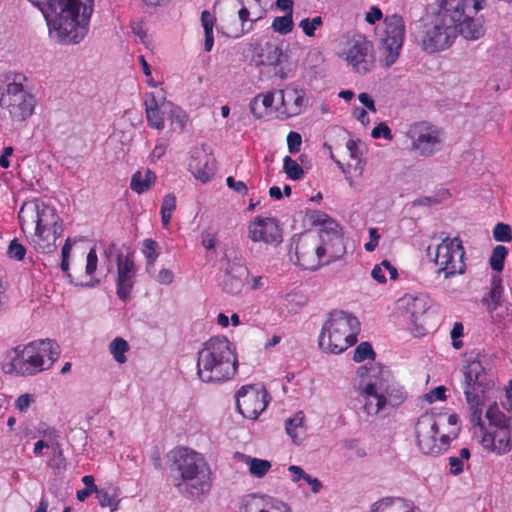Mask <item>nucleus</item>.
Segmentation results:
<instances>
[{
	"label": "nucleus",
	"mask_w": 512,
	"mask_h": 512,
	"mask_svg": "<svg viewBox=\"0 0 512 512\" xmlns=\"http://www.w3.org/2000/svg\"><path fill=\"white\" fill-rule=\"evenodd\" d=\"M362 398L359 402L362 404L363 412L367 416L377 415L384 409V400H381L375 382H368L360 393Z\"/></svg>",
	"instance_id": "nucleus-23"
},
{
	"label": "nucleus",
	"mask_w": 512,
	"mask_h": 512,
	"mask_svg": "<svg viewBox=\"0 0 512 512\" xmlns=\"http://www.w3.org/2000/svg\"><path fill=\"white\" fill-rule=\"evenodd\" d=\"M304 413L302 411H298L293 418H288L285 421V429L288 435L292 438L294 443H300L302 437L296 432L298 428H303L304 424Z\"/></svg>",
	"instance_id": "nucleus-35"
},
{
	"label": "nucleus",
	"mask_w": 512,
	"mask_h": 512,
	"mask_svg": "<svg viewBox=\"0 0 512 512\" xmlns=\"http://www.w3.org/2000/svg\"><path fill=\"white\" fill-rule=\"evenodd\" d=\"M249 238L253 242L279 244L282 241L281 230L274 218H256L248 228Z\"/></svg>",
	"instance_id": "nucleus-17"
},
{
	"label": "nucleus",
	"mask_w": 512,
	"mask_h": 512,
	"mask_svg": "<svg viewBox=\"0 0 512 512\" xmlns=\"http://www.w3.org/2000/svg\"><path fill=\"white\" fill-rule=\"evenodd\" d=\"M249 277L248 268L241 261H229L221 282L222 291L229 295H239Z\"/></svg>",
	"instance_id": "nucleus-20"
},
{
	"label": "nucleus",
	"mask_w": 512,
	"mask_h": 512,
	"mask_svg": "<svg viewBox=\"0 0 512 512\" xmlns=\"http://www.w3.org/2000/svg\"><path fill=\"white\" fill-rule=\"evenodd\" d=\"M279 503L265 495H248L243 498L239 512H273Z\"/></svg>",
	"instance_id": "nucleus-25"
},
{
	"label": "nucleus",
	"mask_w": 512,
	"mask_h": 512,
	"mask_svg": "<svg viewBox=\"0 0 512 512\" xmlns=\"http://www.w3.org/2000/svg\"><path fill=\"white\" fill-rule=\"evenodd\" d=\"M283 168L287 176L292 180H299L304 174L302 167L290 156L284 157Z\"/></svg>",
	"instance_id": "nucleus-42"
},
{
	"label": "nucleus",
	"mask_w": 512,
	"mask_h": 512,
	"mask_svg": "<svg viewBox=\"0 0 512 512\" xmlns=\"http://www.w3.org/2000/svg\"><path fill=\"white\" fill-rule=\"evenodd\" d=\"M236 406L245 418L256 419L266 409L270 399L261 384L242 386L235 395Z\"/></svg>",
	"instance_id": "nucleus-13"
},
{
	"label": "nucleus",
	"mask_w": 512,
	"mask_h": 512,
	"mask_svg": "<svg viewBox=\"0 0 512 512\" xmlns=\"http://www.w3.org/2000/svg\"><path fill=\"white\" fill-rule=\"evenodd\" d=\"M158 107L159 105L155 97L152 95L151 103L148 104L146 102V117L149 126L157 130H162L164 128V119L160 116Z\"/></svg>",
	"instance_id": "nucleus-34"
},
{
	"label": "nucleus",
	"mask_w": 512,
	"mask_h": 512,
	"mask_svg": "<svg viewBox=\"0 0 512 512\" xmlns=\"http://www.w3.org/2000/svg\"><path fill=\"white\" fill-rule=\"evenodd\" d=\"M277 94L279 95L281 105L284 107L282 113H284L286 117L299 115L303 108L307 106L308 100L302 90L294 88L279 90Z\"/></svg>",
	"instance_id": "nucleus-22"
},
{
	"label": "nucleus",
	"mask_w": 512,
	"mask_h": 512,
	"mask_svg": "<svg viewBox=\"0 0 512 512\" xmlns=\"http://www.w3.org/2000/svg\"><path fill=\"white\" fill-rule=\"evenodd\" d=\"M31 346H35V350L38 351L39 359L43 360V366H45V370H48L52 367L53 363L60 356V346L55 340L51 339H42L30 342Z\"/></svg>",
	"instance_id": "nucleus-26"
},
{
	"label": "nucleus",
	"mask_w": 512,
	"mask_h": 512,
	"mask_svg": "<svg viewBox=\"0 0 512 512\" xmlns=\"http://www.w3.org/2000/svg\"><path fill=\"white\" fill-rule=\"evenodd\" d=\"M464 327L461 322H455L452 330H451V338H452V346L455 349H460L463 346V342L459 340L460 337L463 336Z\"/></svg>",
	"instance_id": "nucleus-50"
},
{
	"label": "nucleus",
	"mask_w": 512,
	"mask_h": 512,
	"mask_svg": "<svg viewBox=\"0 0 512 512\" xmlns=\"http://www.w3.org/2000/svg\"><path fill=\"white\" fill-rule=\"evenodd\" d=\"M371 136L375 139H378L380 137H384L387 140L393 139L391 130L385 122H380L379 124H377L372 129Z\"/></svg>",
	"instance_id": "nucleus-49"
},
{
	"label": "nucleus",
	"mask_w": 512,
	"mask_h": 512,
	"mask_svg": "<svg viewBox=\"0 0 512 512\" xmlns=\"http://www.w3.org/2000/svg\"><path fill=\"white\" fill-rule=\"evenodd\" d=\"M43 13L50 33L63 44L80 43L89 31L94 0H29Z\"/></svg>",
	"instance_id": "nucleus-2"
},
{
	"label": "nucleus",
	"mask_w": 512,
	"mask_h": 512,
	"mask_svg": "<svg viewBox=\"0 0 512 512\" xmlns=\"http://www.w3.org/2000/svg\"><path fill=\"white\" fill-rule=\"evenodd\" d=\"M371 512H411L406 509L405 502L401 498H385L377 501L371 507Z\"/></svg>",
	"instance_id": "nucleus-30"
},
{
	"label": "nucleus",
	"mask_w": 512,
	"mask_h": 512,
	"mask_svg": "<svg viewBox=\"0 0 512 512\" xmlns=\"http://www.w3.org/2000/svg\"><path fill=\"white\" fill-rule=\"evenodd\" d=\"M321 238V249L324 263H330L339 259L345 253L343 238L339 231V227L333 230L317 232Z\"/></svg>",
	"instance_id": "nucleus-21"
},
{
	"label": "nucleus",
	"mask_w": 512,
	"mask_h": 512,
	"mask_svg": "<svg viewBox=\"0 0 512 512\" xmlns=\"http://www.w3.org/2000/svg\"><path fill=\"white\" fill-rule=\"evenodd\" d=\"M360 323L344 311H333L322 327L319 347L327 353L340 354L356 343Z\"/></svg>",
	"instance_id": "nucleus-7"
},
{
	"label": "nucleus",
	"mask_w": 512,
	"mask_h": 512,
	"mask_svg": "<svg viewBox=\"0 0 512 512\" xmlns=\"http://www.w3.org/2000/svg\"><path fill=\"white\" fill-rule=\"evenodd\" d=\"M450 472L452 475H459L463 472V461L458 456L449 457Z\"/></svg>",
	"instance_id": "nucleus-61"
},
{
	"label": "nucleus",
	"mask_w": 512,
	"mask_h": 512,
	"mask_svg": "<svg viewBox=\"0 0 512 512\" xmlns=\"http://www.w3.org/2000/svg\"><path fill=\"white\" fill-rule=\"evenodd\" d=\"M267 54H266V62L269 65H279L281 63V57L283 55V50L280 46L272 45L270 43L266 44Z\"/></svg>",
	"instance_id": "nucleus-47"
},
{
	"label": "nucleus",
	"mask_w": 512,
	"mask_h": 512,
	"mask_svg": "<svg viewBox=\"0 0 512 512\" xmlns=\"http://www.w3.org/2000/svg\"><path fill=\"white\" fill-rule=\"evenodd\" d=\"M405 310L409 315V320L417 328L424 329V316L428 309L425 296H408L404 298Z\"/></svg>",
	"instance_id": "nucleus-24"
},
{
	"label": "nucleus",
	"mask_w": 512,
	"mask_h": 512,
	"mask_svg": "<svg viewBox=\"0 0 512 512\" xmlns=\"http://www.w3.org/2000/svg\"><path fill=\"white\" fill-rule=\"evenodd\" d=\"M445 391L446 388L444 386H438L425 395L426 400L429 403H432L436 400H445Z\"/></svg>",
	"instance_id": "nucleus-58"
},
{
	"label": "nucleus",
	"mask_w": 512,
	"mask_h": 512,
	"mask_svg": "<svg viewBox=\"0 0 512 512\" xmlns=\"http://www.w3.org/2000/svg\"><path fill=\"white\" fill-rule=\"evenodd\" d=\"M379 396L381 400H384V408L386 406L396 408L406 399V393L403 388L397 384L388 385L384 390L379 392Z\"/></svg>",
	"instance_id": "nucleus-28"
},
{
	"label": "nucleus",
	"mask_w": 512,
	"mask_h": 512,
	"mask_svg": "<svg viewBox=\"0 0 512 512\" xmlns=\"http://www.w3.org/2000/svg\"><path fill=\"white\" fill-rule=\"evenodd\" d=\"M508 255V250L503 245H497L493 248L489 262L492 270L501 272L504 268V262Z\"/></svg>",
	"instance_id": "nucleus-38"
},
{
	"label": "nucleus",
	"mask_w": 512,
	"mask_h": 512,
	"mask_svg": "<svg viewBox=\"0 0 512 512\" xmlns=\"http://www.w3.org/2000/svg\"><path fill=\"white\" fill-rule=\"evenodd\" d=\"M21 230L33 231L31 244L40 253L57 249L56 240L63 233L62 219L56 210L45 202L34 199L22 204L18 213Z\"/></svg>",
	"instance_id": "nucleus-4"
},
{
	"label": "nucleus",
	"mask_w": 512,
	"mask_h": 512,
	"mask_svg": "<svg viewBox=\"0 0 512 512\" xmlns=\"http://www.w3.org/2000/svg\"><path fill=\"white\" fill-rule=\"evenodd\" d=\"M117 295L118 297L126 301L130 295V292L134 285V277L136 274L135 264L132 259V254L128 253L123 256L122 253L117 255Z\"/></svg>",
	"instance_id": "nucleus-18"
},
{
	"label": "nucleus",
	"mask_w": 512,
	"mask_h": 512,
	"mask_svg": "<svg viewBox=\"0 0 512 512\" xmlns=\"http://www.w3.org/2000/svg\"><path fill=\"white\" fill-rule=\"evenodd\" d=\"M142 252H143V254L145 255L146 258L158 257L159 256V252H158V244H157V242L155 240H153V239H145L143 241Z\"/></svg>",
	"instance_id": "nucleus-53"
},
{
	"label": "nucleus",
	"mask_w": 512,
	"mask_h": 512,
	"mask_svg": "<svg viewBox=\"0 0 512 512\" xmlns=\"http://www.w3.org/2000/svg\"><path fill=\"white\" fill-rule=\"evenodd\" d=\"M302 143L301 135L297 132L291 131L287 135V145L290 153H297L300 150Z\"/></svg>",
	"instance_id": "nucleus-51"
},
{
	"label": "nucleus",
	"mask_w": 512,
	"mask_h": 512,
	"mask_svg": "<svg viewBox=\"0 0 512 512\" xmlns=\"http://www.w3.org/2000/svg\"><path fill=\"white\" fill-rule=\"evenodd\" d=\"M157 281L162 285H169L173 282L174 274L169 269H161L156 277Z\"/></svg>",
	"instance_id": "nucleus-63"
},
{
	"label": "nucleus",
	"mask_w": 512,
	"mask_h": 512,
	"mask_svg": "<svg viewBox=\"0 0 512 512\" xmlns=\"http://www.w3.org/2000/svg\"><path fill=\"white\" fill-rule=\"evenodd\" d=\"M97 262H98V258H97L96 251H95V249L92 248V249H90V251L87 254L86 268H85L87 275H92L96 271Z\"/></svg>",
	"instance_id": "nucleus-55"
},
{
	"label": "nucleus",
	"mask_w": 512,
	"mask_h": 512,
	"mask_svg": "<svg viewBox=\"0 0 512 512\" xmlns=\"http://www.w3.org/2000/svg\"><path fill=\"white\" fill-rule=\"evenodd\" d=\"M358 143H360L359 140L356 141V140L350 139L346 143V148L350 153L351 160L354 162V164L348 163V167H353L354 170L356 172H358V174L360 175L362 173L363 166H362V160L359 155L360 153L358 151Z\"/></svg>",
	"instance_id": "nucleus-41"
},
{
	"label": "nucleus",
	"mask_w": 512,
	"mask_h": 512,
	"mask_svg": "<svg viewBox=\"0 0 512 512\" xmlns=\"http://www.w3.org/2000/svg\"><path fill=\"white\" fill-rule=\"evenodd\" d=\"M440 2L438 12L427 19L421 30L419 43L427 53L444 51L452 46L457 37V27L448 0Z\"/></svg>",
	"instance_id": "nucleus-6"
},
{
	"label": "nucleus",
	"mask_w": 512,
	"mask_h": 512,
	"mask_svg": "<svg viewBox=\"0 0 512 512\" xmlns=\"http://www.w3.org/2000/svg\"><path fill=\"white\" fill-rule=\"evenodd\" d=\"M436 417L433 413H423L415 424V436L419 449L426 455H438L450 444V436L442 434L439 439Z\"/></svg>",
	"instance_id": "nucleus-11"
},
{
	"label": "nucleus",
	"mask_w": 512,
	"mask_h": 512,
	"mask_svg": "<svg viewBox=\"0 0 512 512\" xmlns=\"http://www.w3.org/2000/svg\"><path fill=\"white\" fill-rule=\"evenodd\" d=\"M129 350L127 341L121 337L115 338L109 345V351L116 362L123 364L127 361L125 353Z\"/></svg>",
	"instance_id": "nucleus-36"
},
{
	"label": "nucleus",
	"mask_w": 512,
	"mask_h": 512,
	"mask_svg": "<svg viewBox=\"0 0 512 512\" xmlns=\"http://www.w3.org/2000/svg\"><path fill=\"white\" fill-rule=\"evenodd\" d=\"M164 108L167 106L170 108L169 110V118L171 119L172 124H176L177 127L182 131L185 129L188 117L186 113L179 107L174 106L172 103H167L166 105H162Z\"/></svg>",
	"instance_id": "nucleus-40"
},
{
	"label": "nucleus",
	"mask_w": 512,
	"mask_h": 512,
	"mask_svg": "<svg viewBox=\"0 0 512 512\" xmlns=\"http://www.w3.org/2000/svg\"><path fill=\"white\" fill-rule=\"evenodd\" d=\"M292 14L293 13L287 12L284 16L275 17L272 21L271 28L281 35L289 34L294 28Z\"/></svg>",
	"instance_id": "nucleus-37"
},
{
	"label": "nucleus",
	"mask_w": 512,
	"mask_h": 512,
	"mask_svg": "<svg viewBox=\"0 0 512 512\" xmlns=\"http://www.w3.org/2000/svg\"><path fill=\"white\" fill-rule=\"evenodd\" d=\"M35 349V346L29 343L8 351L3 363L4 372L16 376H32L44 371L43 360L39 359L38 351Z\"/></svg>",
	"instance_id": "nucleus-12"
},
{
	"label": "nucleus",
	"mask_w": 512,
	"mask_h": 512,
	"mask_svg": "<svg viewBox=\"0 0 512 512\" xmlns=\"http://www.w3.org/2000/svg\"><path fill=\"white\" fill-rule=\"evenodd\" d=\"M493 237L498 242H510L512 240L511 227L505 223H497L493 229Z\"/></svg>",
	"instance_id": "nucleus-45"
},
{
	"label": "nucleus",
	"mask_w": 512,
	"mask_h": 512,
	"mask_svg": "<svg viewBox=\"0 0 512 512\" xmlns=\"http://www.w3.org/2000/svg\"><path fill=\"white\" fill-rule=\"evenodd\" d=\"M7 254L11 259L20 261L25 257L26 248L17 239H13L8 246Z\"/></svg>",
	"instance_id": "nucleus-48"
},
{
	"label": "nucleus",
	"mask_w": 512,
	"mask_h": 512,
	"mask_svg": "<svg viewBox=\"0 0 512 512\" xmlns=\"http://www.w3.org/2000/svg\"><path fill=\"white\" fill-rule=\"evenodd\" d=\"M306 217L312 225H321L322 228L318 232L333 230L339 227L337 222L333 220L328 214L317 210H308Z\"/></svg>",
	"instance_id": "nucleus-31"
},
{
	"label": "nucleus",
	"mask_w": 512,
	"mask_h": 512,
	"mask_svg": "<svg viewBox=\"0 0 512 512\" xmlns=\"http://www.w3.org/2000/svg\"><path fill=\"white\" fill-rule=\"evenodd\" d=\"M382 18V11L378 7H371L370 11L366 13L365 20L370 23L374 24L376 21L380 20Z\"/></svg>",
	"instance_id": "nucleus-64"
},
{
	"label": "nucleus",
	"mask_w": 512,
	"mask_h": 512,
	"mask_svg": "<svg viewBox=\"0 0 512 512\" xmlns=\"http://www.w3.org/2000/svg\"><path fill=\"white\" fill-rule=\"evenodd\" d=\"M53 448V457L49 461V465L57 470H63L66 467V460L63 455V451L60 447L59 443H55L52 445Z\"/></svg>",
	"instance_id": "nucleus-46"
},
{
	"label": "nucleus",
	"mask_w": 512,
	"mask_h": 512,
	"mask_svg": "<svg viewBox=\"0 0 512 512\" xmlns=\"http://www.w3.org/2000/svg\"><path fill=\"white\" fill-rule=\"evenodd\" d=\"M464 257L465 250L459 237L444 238L436 248L434 262L439 266L436 274L443 275L444 279L464 274L466 271Z\"/></svg>",
	"instance_id": "nucleus-10"
},
{
	"label": "nucleus",
	"mask_w": 512,
	"mask_h": 512,
	"mask_svg": "<svg viewBox=\"0 0 512 512\" xmlns=\"http://www.w3.org/2000/svg\"><path fill=\"white\" fill-rule=\"evenodd\" d=\"M250 473L258 478L263 477L271 468V463L268 460L247 457Z\"/></svg>",
	"instance_id": "nucleus-39"
},
{
	"label": "nucleus",
	"mask_w": 512,
	"mask_h": 512,
	"mask_svg": "<svg viewBox=\"0 0 512 512\" xmlns=\"http://www.w3.org/2000/svg\"><path fill=\"white\" fill-rule=\"evenodd\" d=\"M237 365L235 347L226 337H211L198 352L197 374L203 382L228 380L236 374Z\"/></svg>",
	"instance_id": "nucleus-5"
},
{
	"label": "nucleus",
	"mask_w": 512,
	"mask_h": 512,
	"mask_svg": "<svg viewBox=\"0 0 512 512\" xmlns=\"http://www.w3.org/2000/svg\"><path fill=\"white\" fill-rule=\"evenodd\" d=\"M375 352L369 342H361L355 349L353 360L355 362H363L366 359H375Z\"/></svg>",
	"instance_id": "nucleus-43"
},
{
	"label": "nucleus",
	"mask_w": 512,
	"mask_h": 512,
	"mask_svg": "<svg viewBox=\"0 0 512 512\" xmlns=\"http://www.w3.org/2000/svg\"><path fill=\"white\" fill-rule=\"evenodd\" d=\"M215 19L212 17L208 10L201 13V24L204 28V33L213 32Z\"/></svg>",
	"instance_id": "nucleus-59"
},
{
	"label": "nucleus",
	"mask_w": 512,
	"mask_h": 512,
	"mask_svg": "<svg viewBox=\"0 0 512 512\" xmlns=\"http://www.w3.org/2000/svg\"><path fill=\"white\" fill-rule=\"evenodd\" d=\"M384 24V37L381 39V43L386 52L385 65L390 67L396 62L403 45L405 25L402 17L398 14L387 16Z\"/></svg>",
	"instance_id": "nucleus-15"
},
{
	"label": "nucleus",
	"mask_w": 512,
	"mask_h": 512,
	"mask_svg": "<svg viewBox=\"0 0 512 512\" xmlns=\"http://www.w3.org/2000/svg\"><path fill=\"white\" fill-rule=\"evenodd\" d=\"M170 467L172 482L186 499H200L212 488V472L205 458L198 452L181 447L172 451Z\"/></svg>",
	"instance_id": "nucleus-3"
},
{
	"label": "nucleus",
	"mask_w": 512,
	"mask_h": 512,
	"mask_svg": "<svg viewBox=\"0 0 512 512\" xmlns=\"http://www.w3.org/2000/svg\"><path fill=\"white\" fill-rule=\"evenodd\" d=\"M33 400L34 399L32 395L27 393L22 394L17 398L15 406L20 412H26Z\"/></svg>",
	"instance_id": "nucleus-57"
},
{
	"label": "nucleus",
	"mask_w": 512,
	"mask_h": 512,
	"mask_svg": "<svg viewBox=\"0 0 512 512\" xmlns=\"http://www.w3.org/2000/svg\"><path fill=\"white\" fill-rule=\"evenodd\" d=\"M155 180L156 175L152 170L147 169L144 175H142V173L138 171L135 174H133L131 178L130 188L134 192L142 194L151 188Z\"/></svg>",
	"instance_id": "nucleus-29"
},
{
	"label": "nucleus",
	"mask_w": 512,
	"mask_h": 512,
	"mask_svg": "<svg viewBox=\"0 0 512 512\" xmlns=\"http://www.w3.org/2000/svg\"><path fill=\"white\" fill-rule=\"evenodd\" d=\"M189 170L202 183H207L214 177L217 170L216 160L212 155V150L206 144L193 149Z\"/></svg>",
	"instance_id": "nucleus-16"
},
{
	"label": "nucleus",
	"mask_w": 512,
	"mask_h": 512,
	"mask_svg": "<svg viewBox=\"0 0 512 512\" xmlns=\"http://www.w3.org/2000/svg\"><path fill=\"white\" fill-rule=\"evenodd\" d=\"M260 97H254L250 102V111L256 118H263L267 115L265 107L262 106Z\"/></svg>",
	"instance_id": "nucleus-54"
},
{
	"label": "nucleus",
	"mask_w": 512,
	"mask_h": 512,
	"mask_svg": "<svg viewBox=\"0 0 512 512\" xmlns=\"http://www.w3.org/2000/svg\"><path fill=\"white\" fill-rule=\"evenodd\" d=\"M226 184L230 189L234 190L239 194L244 195L248 191V188L244 182L236 181L232 176L226 178Z\"/></svg>",
	"instance_id": "nucleus-56"
},
{
	"label": "nucleus",
	"mask_w": 512,
	"mask_h": 512,
	"mask_svg": "<svg viewBox=\"0 0 512 512\" xmlns=\"http://www.w3.org/2000/svg\"><path fill=\"white\" fill-rule=\"evenodd\" d=\"M321 238L317 232L307 231L292 238L290 260L303 270H317L323 263Z\"/></svg>",
	"instance_id": "nucleus-9"
},
{
	"label": "nucleus",
	"mask_w": 512,
	"mask_h": 512,
	"mask_svg": "<svg viewBox=\"0 0 512 512\" xmlns=\"http://www.w3.org/2000/svg\"><path fill=\"white\" fill-rule=\"evenodd\" d=\"M463 390L470 412V421L474 426L484 429L482 412L486 407L485 417L491 427L503 428L510 426V419L499 409L492 394L495 391V375L486 362L485 356L477 353L470 355L462 368Z\"/></svg>",
	"instance_id": "nucleus-1"
},
{
	"label": "nucleus",
	"mask_w": 512,
	"mask_h": 512,
	"mask_svg": "<svg viewBox=\"0 0 512 512\" xmlns=\"http://www.w3.org/2000/svg\"><path fill=\"white\" fill-rule=\"evenodd\" d=\"M201 244L207 250H213L216 245V237L209 231H203L201 233Z\"/></svg>",
	"instance_id": "nucleus-60"
},
{
	"label": "nucleus",
	"mask_w": 512,
	"mask_h": 512,
	"mask_svg": "<svg viewBox=\"0 0 512 512\" xmlns=\"http://www.w3.org/2000/svg\"><path fill=\"white\" fill-rule=\"evenodd\" d=\"M323 21L320 16L314 17L312 19L304 18L300 21L299 27L302 29L303 33L308 37H313L315 35V30L322 25Z\"/></svg>",
	"instance_id": "nucleus-44"
},
{
	"label": "nucleus",
	"mask_w": 512,
	"mask_h": 512,
	"mask_svg": "<svg viewBox=\"0 0 512 512\" xmlns=\"http://www.w3.org/2000/svg\"><path fill=\"white\" fill-rule=\"evenodd\" d=\"M373 46L366 40L356 41L347 51L346 59L353 69L360 74H366L372 70L375 58L372 53Z\"/></svg>",
	"instance_id": "nucleus-19"
},
{
	"label": "nucleus",
	"mask_w": 512,
	"mask_h": 512,
	"mask_svg": "<svg viewBox=\"0 0 512 512\" xmlns=\"http://www.w3.org/2000/svg\"><path fill=\"white\" fill-rule=\"evenodd\" d=\"M492 445L493 450L498 454H505L511 450L512 447V427L506 426L503 428L494 429L492 432Z\"/></svg>",
	"instance_id": "nucleus-27"
},
{
	"label": "nucleus",
	"mask_w": 512,
	"mask_h": 512,
	"mask_svg": "<svg viewBox=\"0 0 512 512\" xmlns=\"http://www.w3.org/2000/svg\"><path fill=\"white\" fill-rule=\"evenodd\" d=\"M175 208H176L175 196L172 194H167L162 201L161 211L168 212V213L172 214V212L175 210Z\"/></svg>",
	"instance_id": "nucleus-62"
},
{
	"label": "nucleus",
	"mask_w": 512,
	"mask_h": 512,
	"mask_svg": "<svg viewBox=\"0 0 512 512\" xmlns=\"http://www.w3.org/2000/svg\"><path fill=\"white\" fill-rule=\"evenodd\" d=\"M95 494L101 507H109L112 512L117 510L119 504L117 488L111 486L107 489H98Z\"/></svg>",
	"instance_id": "nucleus-32"
},
{
	"label": "nucleus",
	"mask_w": 512,
	"mask_h": 512,
	"mask_svg": "<svg viewBox=\"0 0 512 512\" xmlns=\"http://www.w3.org/2000/svg\"><path fill=\"white\" fill-rule=\"evenodd\" d=\"M502 291V279L500 276L496 275L492 278V286L489 292V298L483 299V301L487 303V310L489 312L496 310L500 305Z\"/></svg>",
	"instance_id": "nucleus-33"
},
{
	"label": "nucleus",
	"mask_w": 512,
	"mask_h": 512,
	"mask_svg": "<svg viewBox=\"0 0 512 512\" xmlns=\"http://www.w3.org/2000/svg\"><path fill=\"white\" fill-rule=\"evenodd\" d=\"M250 12L246 7H241L238 11V17L241 22V35L248 33L253 28V22L256 20H252L251 23L246 27V22L249 20Z\"/></svg>",
	"instance_id": "nucleus-52"
},
{
	"label": "nucleus",
	"mask_w": 512,
	"mask_h": 512,
	"mask_svg": "<svg viewBox=\"0 0 512 512\" xmlns=\"http://www.w3.org/2000/svg\"><path fill=\"white\" fill-rule=\"evenodd\" d=\"M486 0H459L455 5L450 3L451 13L455 18L457 35L466 40H478L485 34L482 21L475 15L484 7Z\"/></svg>",
	"instance_id": "nucleus-8"
},
{
	"label": "nucleus",
	"mask_w": 512,
	"mask_h": 512,
	"mask_svg": "<svg viewBox=\"0 0 512 512\" xmlns=\"http://www.w3.org/2000/svg\"><path fill=\"white\" fill-rule=\"evenodd\" d=\"M407 137L412 142V148L421 156H431L440 149V131L427 122H418L409 127Z\"/></svg>",
	"instance_id": "nucleus-14"
}]
</instances>
